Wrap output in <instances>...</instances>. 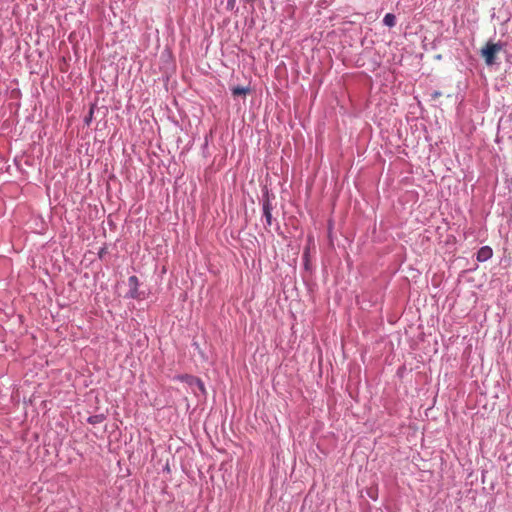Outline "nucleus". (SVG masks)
<instances>
[{"mask_svg":"<svg viewBox=\"0 0 512 512\" xmlns=\"http://www.w3.org/2000/svg\"><path fill=\"white\" fill-rule=\"evenodd\" d=\"M502 46L499 43L488 42L481 49V56L484 58L485 63L488 66L495 64L496 55L501 51Z\"/></svg>","mask_w":512,"mask_h":512,"instance_id":"1","label":"nucleus"},{"mask_svg":"<svg viewBox=\"0 0 512 512\" xmlns=\"http://www.w3.org/2000/svg\"><path fill=\"white\" fill-rule=\"evenodd\" d=\"M104 419H105V416L103 414H96V415L89 416L87 419V422L92 425H96V424L102 423L104 421Z\"/></svg>","mask_w":512,"mask_h":512,"instance_id":"6","label":"nucleus"},{"mask_svg":"<svg viewBox=\"0 0 512 512\" xmlns=\"http://www.w3.org/2000/svg\"><path fill=\"white\" fill-rule=\"evenodd\" d=\"M488 259H489V258H486V257H483V258H477V260H478V261H480V262H484V261H486V260H488Z\"/></svg>","mask_w":512,"mask_h":512,"instance_id":"13","label":"nucleus"},{"mask_svg":"<svg viewBox=\"0 0 512 512\" xmlns=\"http://www.w3.org/2000/svg\"><path fill=\"white\" fill-rule=\"evenodd\" d=\"M192 375H188V374H185V375H181V376H178V379L187 383L189 381L188 378H191Z\"/></svg>","mask_w":512,"mask_h":512,"instance_id":"11","label":"nucleus"},{"mask_svg":"<svg viewBox=\"0 0 512 512\" xmlns=\"http://www.w3.org/2000/svg\"><path fill=\"white\" fill-rule=\"evenodd\" d=\"M477 256H492V249L484 246L478 251Z\"/></svg>","mask_w":512,"mask_h":512,"instance_id":"9","label":"nucleus"},{"mask_svg":"<svg viewBox=\"0 0 512 512\" xmlns=\"http://www.w3.org/2000/svg\"><path fill=\"white\" fill-rule=\"evenodd\" d=\"M439 96H440V93L439 92H435L434 97H439Z\"/></svg>","mask_w":512,"mask_h":512,"instance_id":"14","label":"nucleus"},{"mask_svg":"<svg viewBox=\"0 0 512 512\" xmlns=\"http://www.w3.org/2000/svg\"><path fill=\"white\" fill-rule=\"evenodd\" d=\"M127 285L129 289L125 294V298L135 300H142L145 298V293L139 290V279L135 275H132L128 278Z\"/></svg>","mask_w":512,"mask_h":512,"instance_id":"2","label":"nucleus"},{"mask_svg":"<svg viewBox=\"0 0 512 512\" xmlns=\"http://www.w3.org/2000/svg\"><path fill=\"white\" fill-rule=\"evenodd\" d=\"M272 210H273V207H272L270 200L268 198L265 199L263 201V215H264L267 226H271L273 223Z\"/></svg>","mask_w":512,"mask_h":512,"instance_id":"3","label":"nucleus"},{"mask_svg":"<svg viewBox=\"0 0 512 512\" xmlns=\"http://www.w3.org/2000/svg\"><path fill=\"white\" fill-rule=\"evenodd\" d=\"M189 381L187 384L190 387H197L203 394L205 393V386L202 380L196 376H191V378H188Z\"/></svg>","mask_w":512,"mask_h":512,"instance_id":"4","label":"nucleus"},{"mask_svg":"<svg viewBox=\"0 0 512 512\" xmlns=\"http://www.w3.org/2000/svg\"><path fill=\"white\" fill-rule=\"evenodd\" d=\"M383 23L388 27H393L396 24V16L392 13H387L383 18Z\"/></svg>","mask_w":512,"mask_h":512,"instance_id":"5","label":"nucleus"},{"mask_svg":"<svg viewBox=\"0 0 512 512\" xmlns=\"http://www.w3.org/2000/svg\"><path fill=\"white\" fill-rule=\"evenodd\" d=\"M304 259H305V267L307 268V267H308V264H309V260H310V258L305 257Z\"/></svg>","mask_w":512,"mask_h":512,"instance_id":"12","label":"nucleus"},{"mask_svg":"<svg viewBox=\"0 0 512 512\" xmlns=\"http://www.w3.org/2000/svg\"><path fill=\"white\" fill-rule=\"evenodd\" d=\"M306 241H307V244L304 249L303 256H309V254L311 252L310 251L311 247H313V248L315 247L314 238L312 235H308Z\"/></svg>","mask_w":512,"mask_h":512,"instance_id":"7","label":"nucleus"},{"mask_svg":"<svg viewBox=\"0 0 512 512\" xmlns=\"http://www.w3.org/2000/svg\"><path fill=\"white\" fill-rule=\"evenodd\" d=\"M192 375H188V374H185V375H181V376H178V379L187 383L189 381L188 378H191Z\"/></svg>","mask_w":512,"mask_h":512,"instance_id":"10","label":"nucleus"},{"mask_svg":"<svg viewBox=\"0 0 512 512\" xmlns=\"http://www.w3.org/2000/svg\"><path fill=\"white\" fill-rule=\"evenodd\" d=\"M249 92V88H246V87H240V86H237V87H234L232 89V94L234 96H242V95H246L247 93Z\"/></svg>","mask_w":512,"mask_h":512,"instance_id":"8","label":"nucleus"}]
</instances>
